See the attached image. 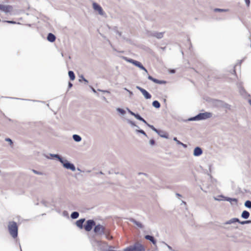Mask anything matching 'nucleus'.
I'll list each match as a JSON object with an SVG mask.
<instances>
[{"mask_svg":"<svg viewBox=\"0 0 251 251\" xmlns=\"http://www.w3.org/2000/svg\"><path fill=\"white\" fill-rule=\"evenodd\" d=\"M32 171L35 174H36V175H43V173L41 172H39V171H37L35 170H34V169H32Z\"/></svg>","mask_w":251,"mask_h":251,"instance_id":"ea45409f","label":"nucleus"},{"mask_svg":"<svg viewBox=\"0 0 251 251\" xmlns=\"http://www.w3.org/2000/svg\"><path fill=\"white\" fill-rule=\"evenodd\" d=\"M68 75H69L70 80H75V75L73 71H69L68 72Z\"/></svg>","mask_w":251,"mask_h":251,"instance_id":"b1692460","label":"nucleus"},{"mask_svg":"<svg viewBox=\"0 0 251 251\" xmlns=\"http://www.w3.org/2000/svg\"><path fill=\"white\" fill-rule=\"evenodd\" d=\"M136 132L137 133H140L142 134L143 135H144V136H145L146 137H148L146 132L142 129H136Z\"/></svg>","mask_w":251,"mask_h":251,"instance_id":"f704fd0d","label":"nucleus"},{"mask_svg":"<svg viewBox=\"0 0 251 251\" xmlns=\"http://www.w3.org/2000/svg\"><path fill=\"white\" fill-rule=\"evenodd\" d=\"M199 120H202L210 118L212 116V113L211 112H205L198 114Z\"/></svg>","mask_w":251,"mask_h":251,"instance_id":"1a4fd4ad","label":"nucleus"},{"mask_svg":"<svg viewBox=\"0 0 251 251\" xmlns=\"http://www.w3.org/2000/svg\"><path fill=\"white\" fill-rule=\"evenodd\" d=\"M130 222H132L135 225L137 226L140 228H143L144 227L143 225L137 221H136L134 219L132 218H127Z\"/></svg>","mask_w":251,"mask_h":251,"instance_id":"4468645a","label":"nucleus"},{"mask_svg":"<svg viewBox=\"0 0 251 251\" xmlns=\"http://www.w3.org/2000/svg\"><path fill=\"white\" fill-rule=\"evenodd\" d=\"M93 7L94 9L97 11L100 15L103 16L105 14L102 7L98 3L94 2L93 3Z\"/></svg>","mask_w":251,"mask_h":251,"instance_id":"9b49d317","label":"nucleus"},{"mask_svg":"<svg viewBox=\"0 0 251 251\" xmlns=\"http://www.w3.org/2000/svg\"><path fill=\"white\" fill-rule=\"evenodd\" d=\"M176 195L177 196H179V197H181V195L180 194H179L178 193H176Z\"/></svg>","mask_w":251,"mask_h":251,"instance_id":"338daca9","label":"nucleus"},{"mask_svg":"<svg viewBox=\"0 0 251 251\" xmlns=\"http://www.w3.org/2000/svg\"><path fill=\"white\" fill-rule=\"evenodd\" d=\"M102 99L104 101H106V99L104 96L102 97Z\"/></svg>","mask_w":251,"mask_h":251,"instance_id":"680f3d73","label":"nucleus"},{"mask_svg":"<svg viewBox=\"0 0 251 251\" xmlns=\"http://www.w3.org/2000/svg\"><path fill=\"white\" fill-rule=\"evenodd\" d=\"M165 244L167 245V247L168 248V249L170 250H172V248L171 246H170L169 245H167V244Z\"/></svg>","mask_w":251,"mask_h":251,"instance_id":"052dcab7","label":"nucleus"},{"mask_svg":"<svg viewBox=\"0 0 251 251\" xmlns=\"http://www.w3.org/2000/svg\"><path fill=\"white\" fill-rule=\"evenodd\" d=\"M124 90H125L127 92H128V91H129V90H128L127 88H124Z\"/></svg>","mask_w":251,"mask_h":251,"instance_id":"774afa93","label":"nucleus"},{"mask_svg":"<svg viewBox=\"0 0 251 251\" xmlns=\"http://www.w3.org/2000/svg\"><path fill=\"white\" fill-rule=\"evenodd\" d=\"M159 132H158L159 134H158L160 137H163V138H166V139H168V135L167 133H166V132H165L164 131H162V130H159Z\"/></svg>","mask_w":251,"mask_h":251,"instance_id":"5701e85b","label":"nucleus"},{"mask_svg":"<svg viewBox=\"0 0 251 251\" xmlns=\"http://www.w3.org/2000/svg\"><path fill=\"white\" fill-rule=\"evenodd\" d=\"M158 81H159L158 79L154 78V79L153 80V82H154V83H157V84H158Z\"/></svg>","mask_w":251,"mask_h":251,"instance_id":"603ef678","label":"nucleus"},{"mask_svg":"<svg viewBox=\"0 0 251 251\" xmlns=\"http://www.w3.org/2000/svg\"><path fill=\"white\" fill-rule=\"evenodd\" d=\"M7 23H10V24H15L16 23L15 22H14V21H6Z\"/></svg>","mask_w":251,"mask_h":251,"instance_id":"6e6d98bb","label":"nucleus"},{"mask_svg":"<svg viewBox=\"0 0 251 251\" xmlns=\"http://www.w3.org/2000/svg\"><path fill=\"white\" fill-rule=\"evenodd\" d=\"M8 229L10 234L13 238L18 236V226L16 222L10 221L8 224Z\"/></svg>","mask_w":251,"mask_h":251,"instance_id":"f03ea898","label":"nucleus"},{"mask_svg":"<svg viewBox=\"0 0 251 251\" xmlns=\"http://www.w3.org/2000/svg\"><path fill=\"white\" fill-rule=\"evenodd\" d=\"M136 88L142 93V94L143 95L144 97L146 99H151V95L147 90L139 86H136Z\"/></svg>","mask_w":251,"mask_h":251,"instance_id":"9d476101","label":"nucleus"},{"mask_svg":"<svg viewBox=\"0 0 251 251\" xmlns=\"http://www.w3.org/2000/svg\"><path fill=\"white\" fill-rule=\"evenodd\" d=\"M211 103L214 107L217 108H224L226 110H230L231 109L230 105L222 100L213 99L212 100Z\"/></svg>","mask_w":251,"mask_h":251,"instance_id":"f257e3e1","label":"nucleus"},{"mask_svg":"<svg viewBox=\"0 0 251 251\" xmlns=\"http://www.w3.org/2000/svg\"><path fill=\"white\" fill-rule=\"evenodd\" d=\"M96 245L98 247V250L100 251H106L108 245L106 242H102L100 241H96Z\"/></svg>","mask_w":251,"mask_h":251,"instance_id":"423d86ee","label":"nucleus"},{"mask_svg":"<svg viewBox=\"0 0 251 251\" xmlns=\"http://www.w3.org/2000/svg\"><path fill=\"white\" fill-rule=\"evenodd\" d=\"M94 232L97 234L104 235V234H106L108 232V230L103 226L98 224L97 225H95Z\"/></svg>","mask_w":251,"mask_h":251,"instance_id":"39448f33","label":"nucleus"},{"mask_svg":"<svg viewBox=\"0 0 251 251\" xmlns=\"http://www.w3.org/2000/svg\"><path fill=\"white\" fill-rule=\"evenodd\" d=\"M95 225L96 222L94 220H88L84 226V228L86 231H90Z\"/></svg>","mask_w":251,"mask_h":251,"instance_id":"0eeeda50","label":"nucleus"},{"mask_svg":"<svg viewBox=\"0 0 251 251\" xmlns=\"http://www.w3.org/2000/svg\"><path fill=\"white\" fill-rule=\"evenodd\" d=\"M113 30H114V31L117 33V34H118L120 36H122V32L119 31L118 30V27L117 26H114L113 28Z\"/></svg>","mask_w":251,"mask_h":251,"instance_id":"2f4dec72","label":"nucleus"},{"mask_svg":"<svg viewBox=\"0 0 251 251\" xmlns=\"http://www.w3.org/2000/svg\"><path fill=\"white\" fill-rule=\"evenodd\" d=\"M134 117L138 120L143 122V123H144L145 124H147V122H146V121L139 114H135Z\"/></svg>","mask_w":251,"mask_h":251,"instance_id":"393cba45","label":"nucleus"},{"mask_svg":"<svg viewBox=\"0 0 251 251\" xmlns=\"http://www.w3.org/2000/svg\"><path fill=\"white\" fill-rule=\"evenodd\" d=\"M235 222H238V223L240 222L239 219L237 218H232V219H230L229 220L226 221V223H225L224 224L230 225V224H234Z\"/></svg>","mask_w":251,"mask_h":251,"instance_id":"dca6fc26","label":"nucleus"},{"mask_svg":"<svg viewBox=\"0 0 251 251\" xmlns=\"http://www.w3.org/2000/svg\"><path fill=\"white\" fill-rule=\"evenodd\" d=\"M170 72L171 74H174V73H175L176 71H175V70L173 69V70H171L170 71Z\"/></svg>","mask_w":251,"mask_h":251,"instance_id":"bf43d9fd","label":"nucleus"},{"mask_svg":"<svg viewBox=\"0 0 251 251\" xmlns=\"http://www.w3.org/2000/svg\"><path fill=\"white\" fill-rule=\"evenodd\" d=\"M91 88L92 91L94 93H96H96H97L96 90H95L93 87H91Z\"/></svg>","mask_w":251,"mask_h":251,"instance_id":"4d7b16f0","label":"nucleus"},{"mask_svg":"<svg viewBox=\"0 0 251 251\" xmlns=\"http://www.w3.org/2000/svg\"><path fill=\"white\" fill-rule=\"evenodd\" d=\"M128 93H129L130 97L132 96L133 95V92L130 90L128 91Z\"/></svg>","mask_w":251,"mask_h":251,"instance_id":"5fc2aeb1","label":"nucleus"},{"mask_svg":"<svg viewBox=\"0 0 251 251\" xmlns=\"http://www.w3.org/2000/svg\"><path fill=\"white\" fill-rule=\"evenodd\" d=\"M180 145H181L184 148H186L187 147V145L183 144V143H181V144H180Z\"/></svg>","mask_w":251,"mask_h":251,"instance_id":"864d4df0","label":"nucleus"},{"mask_svg":"<svg viewBox=\"0 0 251 251\" xmlns=\"http://www.w3.org/2000/svg\"><path fill=\"white\" fill-rule=\"evenodd\" d=\"M152 106L156 108H159L160 107V103L157 100H154L152 102Z\"/></svg>","mask_w":251,"mask_h":251,"instance_id":"cd10ccee","label":"nucleus"},{"mask_svg":"<svg viewBox=\"0 0 251 251\" xmlns=\"http://www.w3.org/2000/svg\"><path fill=\"white\" fill-rule=\"evenodd\" d=\"M127 123L129 124H130L132 126H135L137 128H139V126H137L133 121L130 120H127Z\"/></svg>","mask_w":251,"mask_h":251,"instance_id":"72a5a7b5","label":"nucleus"},{"mask_svg":"<svg viewBox=\"0 0 251 251\" xmlns=\"http://www.w3.org/2000/svg\"><path fill=\"white\" fill-rule=\"evenodd\" d=\"M138 174H139V175L143 174V175H145V176H147V174H144V173H139Z\"/></svg>","mask_w":251,"mask_h":251,"instance_id":"e2e57ef3","label":"nucleus"},{"mask_svg":"<svg viewBox=\"0 0 251 251\" xmlns=\"http://www.w3.org/2000/svg\"><path fill=\"white\" fill-rule=\"evenodd\" d=\"M148 79H149V80H151V81H153V79H154V78H153L152 76H151V75H150L148 76Z\"/></svg>","mask_w":251,"mask_h":251,"instance_id":"8fccbe9b","label":"nucleus"},{"mask_svg":"<svg viewBox=\"0 0 251 251\" xmlns=\"http://www.w3.org/2000/svg\"><path fill=\"white\" fill-rule=\"evenodd\" d=\"M240 94L243 95V96H245V94L246 93V91L243 88H241L240 90Z\"/></svg>","mask_w":251,"mask_h":251,"instance_id":"a19ab883","label":"nucleus"},{"mask_svg":"<svg viewBox=\"0 0 251 251\" xmlns=\"http://www.w3.org/2000/svg\"><path fill=\"white\" fill-rule=\"evenodd\" d=\"M72 86H73V84L71 82H69V83H68L69 88H71Z\"/></svg>","mask_w":251,"mask_h":251,"instance_id":"3c124183","label":"nucleus"},{"mask_svg":"<svg viewBox=\"0 0 251 251\" xmlns=\"http://www.w3.org/2000/svg\"><path fill=\"white\" fill-rule=\"evenodd\" d=\"M239 223L241 225L251 224V220H247V221H240V222H239Z\"/></svg>","mask_w":251,"mask_h":251,"instance_id":"4c0bfd02","label":"nucleus"},{"mask_svg":"<svg viewBox=\"0 0 251 251\" xmlns=\"http://www.w3.org/2000/svg\"><path fill=\"white\" fill-rule=\"evenodd\" d=\"M108 42H109V44H110V45L111 46V47H112V45L109 40H108Z\"/></svg>","mask_w":251,"mask_h":251,"instance_id":"0e129e2a","label":"nucleus"},{"mask_svg":"<svg viewBox=\"0 0 251 251\" xmlns=\"http://www.w3.org/2000/svg\"><path fill=\"white\" fill-rule=\"evenodd\" d=\"M124 251H145V249L141 244L137 242L133 245L125 248Z\"/></svg>","mask_w":251,"mask_h":251,"instance_id":"7ed1b4c3","label":"nucleus"},{"mask_svg":"<svg viewBox=\"0 0 251 251\" xmlns=\"http://www.w3.org/2000/svg\"><path fill=\"white\" fill-rule=\"evenodd\" d=\"M98 91L102 92L103 93H110V92L108 90H100V89H98Z\"/></svg>","mask_w":251,"mask_h":251,"instance_id":"49530a36","label":"nucleus"},{"mask_svg":"<svg viewBox=\"0 0 251 251\" xmlns=\"http://www.w3.org/2000/svg\"><path fill=\"white\" fill-rule=\"evenodd\" d=\"M5 140L7 142H9V144L10 145L13 144V142L11 139H10L9 138H5Z\"/></svg>","mask_w":251,"mask_h":251,"instance_id":"37998d69","label":"nucleus"},{"mask_svg":"<svg viewBox=\"0 0 251 251\" xmlns=\"http://www.w3.org/2000/svg\"><path fill=\"white\" fill-rule=\"evenodd\" d=\"M104 235H105L106 238L108 239V240H111V239H113V236H110L109 235V232L108 230V232H107L106 234H104Z\"/></svg>","mask_w":251,"mask_h":251,"instance_id":"58836bf2","label":"nucleus"},{"mask_svg":"<svg viewBox=\"0 0 251 251\" xmlns=\"http://www.w3.org/2000/svg\"><path fill=\"white\" fill-rule=\"evenodd\" d=\"M145 238L148 240L150 241L154 245H156V241L153 236L150 235H145Z\"/></svg>","mask_w":251,"mask_h":251,"instance_id":"2eb2a0df","label":"nucleus"},{"mask_svg":"<svg viewBox=\"0 0 251 251\" xmlns=\"http://www.w3.org/2000/svg\"><path fill=\"white\" fill-rule=\"evenodd\" d=\"M123 58L125 60H126V61L128 62H129L130 63H132V64L134 65L135 64V63L136 62V60H133L132 59H131V58H127V57H123Z\"/></svg>","mask_w":251,"mask_h":251,"instance_id":"bb28decb","label":"nucleus"},{"mask_svg":"<svg viewBox=\"0 0 251 251\" xmlns=\"http://www.w3.org/2000/svg\"><path fill=\"white\" fill-rule=\"evenodd\" d=\"M250 213L247 210H244L241 214V217L245 219H247L250 217Z\"/></svg>","mask_w":251,"mask_h":251,"instance_id":"412c9836","label":"nucleus"},{"mask_svg":"<svg viewBox=\"0 0 251 251\" xmlns=\"http://www.w3.org/2000/svg\"><path fill=\"white\" fill-rule=\"evenodd\" d=\"M85 219H80L79 220L77 221L75 223L76 225L80 228L82 229L83 228V224L84 222Z\"/></svg>","mask_w":251,"mask_h":251,"instance_id":"6ab92c4d","label":"nucleus"},{"mask_svg":"<svg viewBox=\"0 0 251 251\" xmlns=\"http://www.w3.org/2000/svg\"><path fill=\"white\" fill-rule=\"evenodd\" d=\"M56 39V37L55 36L51 33H49L48 35V36H47V40L49 41V42H53Z\"/></svg>","mask_w":251,"mask_h":251,"instance_id":"f3484780","label":"nucleus"},{"mask_svg":"<svg viewBox=\"0 0 251 251\" xmlns=\"http://www.w3.org/2000/svg\"><path fill=\"white\" fill-rule=\"evenodd\" d=\"M228 9H220V8H215L214 9V12H226L228 11Z\"/></svg>","mask_w":251,"mask_h":251,"instance_id":"473e14b6","label":"nucleus"},{"mask_svg":"<svg viewBox=\"0 0 251 251\" xmlns=\"http://www.w3.org/2000/svg\"><path fill=\"white\" fill-rule=\"evenodd\" d=\"M79 216V213L76 211H74L71 214V218L73 219H75Z\"/></svg>","mask_w":251,"mask_h":251,"instance_id":"a878e982","label":"nucleus"},{"mask_svg":"<svg viewBox=\"0 0 251 251\" xmlns=\"http://www.w3.org/2000/svg\"><path fill=\"white\" fill-rule=\"evenodd\" d=\"M134 65L136 66V67H138L140 69L144 70L146 72V73H148L147 70L143 66V65L140 62L136 61Z\"/></svg>","mask_w":251,"mask_h":251,"instance_id":"a211bd4d","label":"nucleus"},{"mask_svg":"<svg viewBox=\"0 0 251 251\" xmlns=\"http://www.w3.org/2000/svg\"><path fill=\"white\" fill-rule=\"evenodd\" d=\"M165 32H157L155 31H149L146 32V35L149 37H155L158 39L162 38L164 36Z\"/></svg>","mask_w":251,"mask_h":251,"instance_id":"20e7f679","label":"nucleus"},{"mask_svg":"<svg viewBox=\"0 0 251 251\" xmlns=\"http://www.w3.org/2000/svg\"><path fill=\"white\" fill-rule=\"evenodd\" d=\"M245 3L248 6H249L250 4V0H245Z\"/></svg>","mask_w":251,"mask_h":251,"instance_id":"09e8293b","label":"nucleus"},{"mask_svg":"<svg viewBox=\"0 0 251 251\" xmlns=\"http://www.w3.org/2000/svg\"><path fill=\"white\" fill-rule=\"evenodd\" d=\"M61 164L63 166L67 169H69L72 171H75L76 170L74 164L70 162L67 160L64 159L63 161V163Z\"/></svg>","mask_w":251,"mask_h":251,"instance_id":"6e6552de","label":"nucleus"},{"mask_svg":"<svg viewBox=\"0 0 251 251\" xmlns=\"http://www.w3.org/2000/svg\"><path fill=\"white\" fill-rule=\"evenodd\" d=\"M244 205L247 208H251V201L249 200L246 201Z\"/></svg>","mask_w":251,"mask_h":251,"instance_id":"7c9ffc66","label":"nucleus"},{"mask_svg":"<svg viewBox=\"0 0 251 251\" xmlns=\"http://www.w3.org/2000/svg\"><path fill=\"white\" fill-rule=\"evenodd\" d=\"M166 83V81L159 80L158 84H165Z\"/></svg>","mask_w":251,"mask_h":251,"instance_id":"de8ad7c7","label":"nucleus"},{"mask_svg":"<svg viewBox=\"0 0 251 251\" xmlns=\"http://www.w3.org/2000/svg\"><path fill=\"white\" fill-rule=\"evenodd\" d=\"M202 153V149L199 147H197L194 150L193 155L195 156H199Z\"/></svg>","mask_w":251,"mask_h":251,"instance_id":"ddd939ff","label":"nucleus"},{"mask_svg":"<svg viewBox=\"0 0 251 251\" xmlns=\"http://www.w3.org/2000/svg\"><path fill=\"white\" fill-rule=\"evenodd\" d=\"M127 110H128V113L131 114V115L134 116L135 114V113H134L133 112H132V111H131L130 110H129V109H127Z\"/></svg>","mask_w":251,"mask_h":251,"instance_id":"a18cd8bd","label":"nucleus"},{"mask_svg":"<svg viewBox=\"0 0 251 251\" xmlns=\"http://www.w3.org/2000/svg\"><path fill=\"white\" fill-rule=\"evenodd\" d=\"M116 110L119 113H121L122 115H124L126 113V111L124 109L120 108H117L116 109Z\"/></svg>","mask_w":251,"mask_h":251,"instance_id":"e433bc0d","label":"nucleus"},{"mask_svg":"<svg viewBox=\"0 0 251 251\" xmlns=\"http://www.w3.org/2000/svg\"><path fill=\"white\" fill-rule=\"evenodd\" d=\"M226 201H229L230 202H231L232 201H234L235 203L236 204L237 202V200L235 198H231L229 197H225Z\"/></svg>","mask_w":251,"mask_h":251,"instance_id":"c85d7f7f","label":"nucleus"},{"mask_svg":"<svg viewBox=\"0 0 251 251\" xmlns=\"http://www.w3.org/2000/svg\"><path fill=\"white\" fill-rule=\"evenodd\" d=\"M188 121H199L198 114L193 117L190 118L188 119Z\"/></svg>","mask_w":251,"mask_h":251,"instance_id":"c9c22d12","label":"nucleus"},{"mask_svg":"<svg viewBox=\"0 0 251 251\" xmlns=\"http://www.w3.org/2000/svg\"><path fill=\"white\" fill-rule=\"evenodd\" d=\"M249 103H250V104L251 105V100H249Z\"/></svg>","mask_w":251,"mask_h":251,"instance_id":"69168bd1","label":"nucleus"},{"mask_svg":"<svg viewBox=\"0 0 251 251\" xmlns=\"http://www.w3.org/2000/svg\"><path fill=\"white\" fill-rule=\"evenodd\" d=\"M83 80L85 82L86 84H87L88 83V81L84 77H83Z\"/></svg>","mask_w":251,"mask_h":251,"instance_id":"13d9d810","label":"nucleus"},{"mask_svg":"<svg viewBox=\"0 0 251 251\" xmlns=\"http://www.w3.org/2000/svg\"><path fill=\"white\" fill-rule=\"evenodd\" d=\"M50 155L57 159L61 163H63V161L64 159L60 155L58 154H50Z\"/></svg>","mask_w":251,"mask_h":251,"instance_id":"aec40b11","label":"nucleus"},{"mask_svg":"<svg viewBox=\"0 0 251 251\" xmlns=\"http://www.w3.org/2000/svg\"><path fill=\"white\" fill-rule=\"evenodd\" d=\"M0 10L7 13L12 10V7L11 5H4L0 4Z\"/></svg>","mask_w":251,"mask_h":251,"instance_id":"f8f14e48","label":"nucleus"},{"mask_svg":"<svg viewBox=\"0 0 251 251\" xmlns=\"http://www.w3.org/2000/svg\"><path fill=\"white\" fill-rule=\"evenodd\" d=\"M173 140H174L175 141H176V144H177V145H180V144H181V143H182V142H181L180 141L178 140L177 139V138H176V137H174V139H173Z\"/></svg>","mask_w":251,"mask_h":251,"instance_id":"79ce46f5","label":"nucleus"},{"mask_svg":"<svg viewBox=\"0 0 251 251\" xmlns=\"http://www.w3.org/2000/svg\"><path fill=\"white\" fill-rule=\"evenodd\" d=\"M73 139L76 142H79L81 141L82 138L79 135L77 134H74L73 135Z\"/></svg>","mask_w":251,"mask_h":251,"instance_id":"4be33fe9","label":"nucleus"},{"mask_svg":"<svg viewBox=\"0 0 251 251\" xmlns=\"http://www.w3.org/2000/svg\"><path fill=\"white\" fill-rule=\"evenodd\" d=\"M150 144L152 146L154 145L155 144V141L154 139H151L150 141Z\"/></svg>","mask_w":251,"mask_h":251,"instance_id":"c03bdc74","label":"nucleus"},{"mask_svg":"<svg viewBox=\"0 0 251 251\" xmlns=\"http://www.w3.org/2000/svg\"><path fill=\"white\" fill-rule=\"evenodd\" d=\"M149 127H150L152 130H153L154 131H155L156 133L157 134H159L158 132H159V130L156 129V128H155L152 125H151L150 124H149L148 123H147V124H146Z\"/></svg>","mask_w":251,"mask_h":251,"instance_id":"c756f323","label":"nucleus"}]
</instances>
